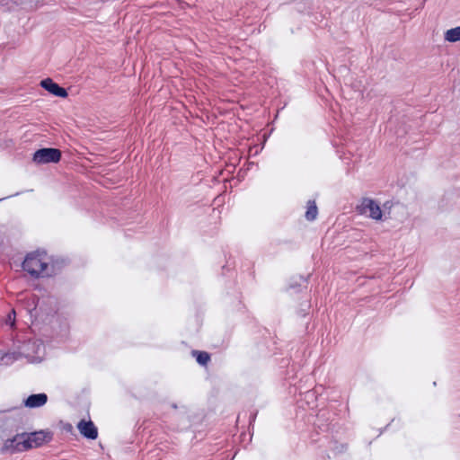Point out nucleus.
Returning <instances> with one entry per match:
<instances>
[{
    "label": "nucleus",
    "instance_id": "nucleus-1",
    "mask_svg": "<svg viewBox=\"0 0 460 460\" xmlns=\"http://www.w3.org/2000/svg\"><path fill=\"white\" fill-rule=\"evenodd\" d=\"M22 270L32 278H48L54 275V270L49 266L45 252H33L28 253L22 264Z\"/></svg>",
    "mask_w": 460,
    "mask_h": 460
},
{
    "label": "nucleus",
    "instance_id": "nucleus-2",
    "mask_svg": "<svg viewBox=\"0 0 460 460\" xmlns=\"http://www.w3.org/2000/svg\"><path fill=\"white\" fill-rule=\"evenodd\" d=\"M22 358H25L31 363H40L45 357V346L40 340H27L17 345Z\"/></svg>",
    "mask_w": 460,
    "mask_h": 460
},
{
    "label": "nucleus",
    "instance_id": "nucleus-3",
    "mask_svg": "<svg viewBox=\"0 0 460 460\" xmlns=\"http://www.w3.org/2000/svg\"><path fill=\"white\" fill-rule=\"evenodd\" d=\"M31 449L28 440H25L23 433H18L11 438L4 440L0 452L2 454H15Z\"/></svg>",
    "mask_w": 460,
    "mask_h": 460
},
{
    "label": "nucleus",
    "instance_id": "nucleus-4",
    "mask_svg": "<svg viewBox=\"0 0 460 460\" xmlns=\"http://www.w3.org/2000/svg\"><path fill=\"white\" fill-rule=\"evenodd\" d=\"M61 151L53 147L40 148L33 154L32 160L38 164L58 163L61 159Z\"/></svg>",
    "mask_w": 460,
    "mask_h": 460
},
{
    "label": "nucleus",
    "instance_id": "nucleus-5",
    "mask_svg": "<svg viewBox=\"0 0 460 460\" xmlns=\"http://www.w3.org/2000/svg\"><path fill=\"white\" fill-rule=\"evenodd\" d=\"M323 438L320 447H324L323 453L326 454L328 459L344 454L348 449V445L345 443L330 438L328 436H324Z\"/></svg>",
    "mask_w": 460,
    "mask_h": 460
},
{
    "label": "nucleus",
    "instance_id": "nucleus-6",
    "mask_svg": "<svg viewBox=\"0 0 460 460\" xmlns=\"http://www.w3.org/2000/svg\"><path fill=\"white\" fill-rule=\"evenodd\" d=\"M359 212L361 214H367L368 217L375 220L382 219V210L379 205L371 199H363L359 207Z\"/></svg>",
    "mask_w": 460,
    "mask_h": 460
},
{
    "label": "nucleus",
    "instance_id": "nucleus-7",
    "mask_svg": "<svg viewBox=\"0 0 460 460\" xmlns=\"http://www.w3.org/2000/svg\"><path fill=\"white\" fill-rule=\"evenodd\" d=\"M39 304V297L35 294H24L18 299V305L24 309L31 317L37 316V306Z\"/></svg>",
    "mask_w": 460,
    "mask_h": 460
},
{
    "label": "nucleus",
    "instance_id": "nucleus-8",
    "mask_svg": "<svg viewBox=\"0 0 460 460\" xmlns=\"http://www.w3.org/2000/svg\"><path fill=\"white\" fill-rule=\"evenodd\" d=\"M23 435L25 440H28L31 449L33 447H39L52 438L51 433L44 430L35 431L29 434L23 433Z\"/></svg>",
    "mask_w": 460,
    "mask_h": 460
},
{
    "label": "nucleus",
    "instance_id": "nucleus-9",
    "mask_svg": "<svg viewBox=\"0 0 460 460\" xmlns=\"http://www.w3.org/2000/svg\"><path fill=\"white\" fill-rule=\"evenodd\" d=\"M80 434L87 439H96L98 437V429L92 420H82L77 424Z\"/></svg>",
    "mask_w": 460,
    "mask_h": 460
},
{
    "label": "nucleus",
    "instance_id": "nucleus-10",
    "mask_svg": "<svg viewBox=\"0 0 460 460\" xmlns=\"http://www.w3.org/2000/svg\"><path fill=\"white\" fill-rule=\"evenodd\" d=\"M40 86L57 97L65 98L67 96V92L64 87L54 82L51 78H45L40 81Z\"/></svg>",
    "mask_w": 460,
    "mask_h": 460
},
{
    "label": "nucleus",
    "instance_id": "nucleus-11",
    "mask_svg": "<svg viewBox=\"0 0 460 460\" xmlns=\"http://www.w3.org/2000/svg\"><path fill=\"white\" fill-rule=\"evenodd\" d=\"M48 402V395L45 393L33 394L24 400V405L27 408L41 407Z\"/></svg>",
    "mask_w": 460,
    "mask_h": 460
},
{
    "label": "nucleus",
    "instance_id": "nucleus-12",
    "mask_svg": "<svg viewBox=\"0 0 460 460\" xmlns=\"http://www.w3.org/2000/svg\"><path fill=\"white\" fill-rule=\"evenodd\" d=\"M21 358V353L19 351L18 347L16 346L14 349L4 352V357L2 358L1 365L10 366L13 364L15 361L20 360Z\"/></svg>",
    "mask_w": 460,
    "mask_h": 460
},
{
    "label": "nucleus",
    "instance_id": "nucleus-13",
    "mask_svg": "<svg viewBox=\"0 0 460 460\" xmlns=\"http://www.w3.org/2000/svg\"><path fill=\"white\" fill-rule=\"evenodd\" d=\"M318 215V208L314 200H308L305 211V218L308 221H314Z\"/></svg>",
    "mask_w": 460,
    "mask_h": 460
},
{
    "label": "nucleus",
    "instance_id": "nucleus-14",
    "mask_svg": "<svg viewBox=\"0 0 460 460\" xmlns=\"http://www.w3.org/2000/svg\"><path fill=\"white\" fill-rule=\"evenodd\" d=\"M444 38L448 42L460 41V26L447 30L445 32Z\"/></svg>",
    "mask_w": 460,
    "mask_h": 460
},
{
    "label": "nucleus",
    "instance_id": "nucleus-15",
    "mask_svg": "<svg viewBox=\"0 0 460 460\" xmlns=\"http://www.w3.org/2000/svg\"><path fill=\"white\" fill-rule=\"evenodd\" d=\"M192 354L196 358L197 362L201 366H206L210 360V356L206 351L193 350Z\"/></svg>",
    "mask_w": 460,
    "mask_h": 460
},
{
    "label": "nucleus",
    "instance_id": "nucleus-16",
    "mask_svg": "<svg viewBox=\"0 0 460 460\" xmlns=\"http://www.w3.org/2000/svg\"><path fill=\"white\" fill-rule=\"evenodd\" d=\"M4 323L6 325L10 326V328H12V329L15 328V326H16V312L14 309H12L7 314V315L5 316V319H4Z\"/></svg>",
    "mask_w": 460,
    "mask_h": 460
},
{
    "label": "nucleus",
    "instance_id": "nucleus-17",
    "mask_svg": "<svg viewBox=\"0 0 460 460\" xmlns=\"http://www.w3.org/2000/svg\"><path fill=\"white\" fill-rule=\"evenodd\" d=\"M305 308L301 309V311L299 313L301 316H305L307 314V309H309V307H310L309 303L306 302L305 304Z\"/></svg>",
    "mask_w": 460,
    "mask_h": 460
},
{
    "label": "nucleus",
    "instance_id": "nucleus-18",
    "mask_svg": "<svg viewBox=\"0 0 460 460\" xmlns=\"http://www.w3.org/2000/svg\"><path fill=\"white\" fill-rule=\"evenodd\" d=\"M318 428L323 431H328L329 430V425H326V427L317 423Z\"/></svg>",
    "mask_w": 460,
    "mask_h": 460
},
{
    "label": "nucleus",
    "instance_id": "nucleus-19",
    "mask_svg": "<svg viewBox=\"0 0 460 460\" xmlns=\"http://www.w3.org/2000/svg\"><path fill=\"white\" fill-rule=\"evenodd\" d=\"M297 286H299V285L296 283V284L292 283V284H290V288L295 289Z\"/></svg>",
    "mask_w": 460,
    "mask_h": 460
},
{
    "label": "nucleus",
    "instance_id": "nucleus-20",
    "mask_svg": "<svg viewBox=\"0 0 460 460\" xmlns=\"http://www.w3.org/2000/svg\"><path fill=\"white\" fill-rule=\"evenodd\" d=\"M323 414L318 415V417H317V420H318V422L321 420V419H322V417H323Z\"/></svg>",
    "mask_w": 460,
    "mask_h": 460
},
{
    "label": "nucleus",
    "instance_id": "nucleus-21",
    "mask_svg": "<svg viewBox=\"0 0 460 460\" xmlns=\"http://www.w3.org/2000/svg\"><path fill=\"white\" fill-rule=\"evenodd\" d=\"M300 279H301L304 283H305V282H306V279H304L303 277H300Z\"/></svg>",
    "mask_w": 460,
    "mask_h": 460
}]
</instances>
